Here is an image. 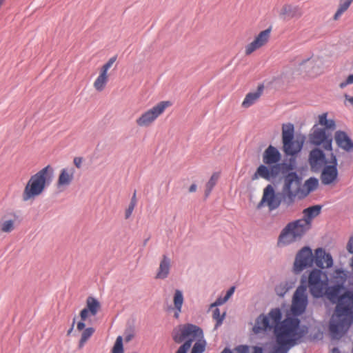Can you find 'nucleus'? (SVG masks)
<instances>
[{"mask_svg": "<svg viewBox=\"0 0 353 353\" xmlns=\"http://www.w3.org/2000/svg\"><path fill=\"white\" fill-rule=\"evenodd\" d=\"M83 331L80 340L79 341V348L81 349L85 344V343L88 341V339L92 336L94 333L95 330L93 327H87L83 329Z\"/></svg>", "mask_w": 353, "mask_h": 353, "instance_id": "e433bc0d", "label": "nucleus"}, {"mask_svg": "<svg viewBox=\"0 0 353 353\" xmlns=\"http://www.w3.org/2000/svg\"><path fill=\"white\" fill-rule=\"evenodd\" d=\"M74 165L77 168H81L83 163V158L82 157H74L73 160Z\"/></svg>", "mask_w": 353, "mask_h": 353, "instance_id": "09e8293b", "label": "nucleus"}, {"mask_svg": "<svg viewBox=\"0 0 353 353\" xmlns=\"http://www.w3.org/2000/svg\"><path fill=\"white\" fill-rule=\"evenodd\" d=\"M281 165H261L252 177V180L258 179L259 177L270 181L276 178L281 172Z\"/></svg>", "mask_w": 353, "mask_h": 353, "instance_id": "f3484780", "label": "nucleus"}, {"mask_svg": "<svg viewBox=\"0 0 353 353\" xmlns=\"http://www.w3.org/2000/svg\"><path fill=\"white\" fill-rule=\"evenodd\" d=\"M307 332L306 327L300 326L299 319L292 316L287 317L274 328L276 343L287 345L288 348L299 343Z\"/></svg>", "mask_w": 353, "mask_h": 353, "instance_id": "7ed1b4c3", "label": "nucleus"}, {"mask_svg": "<svg viewBox=\"0 0 353 353\" xmlns=\"http://www.w3.org/2000/svg\"><path fill=\"white\" fill-rule=\"evenodd\" d=\"M352 3L353 0H339V6L333 16V19L338 21L342 14L348 10Z\"/></svg>", "mask_w": 353, "mask_h": 353, "instance_id": "72a5a7b5", "label": "nucleus"}, {"mask_svg": "<svg viewBox=\"0 0 353 353\" xmlns=\"http://www.w3.org/2000/svg\"><path fill=\"white\" fill-rule=\"evenodd\" d=\"M50 170L51 167L47 165L30 178L22 194L23 201L34 199L43 192Z\"/></svg>", "mask_w": 353, "mask_h": 353, "instance_id": "39448f33", "label": "nucleus"}, {"mask_svg": "<svg viewBox=\"0 0 353 353\" xmlns=\"http://www.w3.org/2000/svg\"><path fill=\"white\" fill-rule=\"evenodd\" d=\"M309 163L314 171L319 170L323 164H327L325 154L321 150L315 148L312 150L309 155Z\"/></svg>", "mask_w": 353, "mask_h": 353, "instance_id": "4be33fe9", "label": "nucleus"}, {"mask_svg": "<svg viewBox=\"0 0 353 353\" xmlns=\"http://www.w3.org/2000/svg\"><path fill=\"white\" fill-rule=\"evenodd\" d=\"M342 289L343 288L338 285L327 286L324 294L332 302L338 300L335 314L329 326L332 338L337 339L348 330L353 323V292L347 290L339 296Z\"/></svg>", "mask_w": 353, "mask_h": 353, "instance_id": "f257e3e1", "label": "nucleus"}, {"mask_svg": "<svg viewBox=\"0 0 353 353\" xmlns=\"http://www.w3.org/2000/svg\"><path fill=\"white\" fill-rule=\"evenodd\" d=\"M303 14L301 10L296 6L290 4L284 5L281 9L279 15L284 20H290L293 18H300Z\"/></svg>", "mask_w": 353, "mask_h": 353, "instance_id": "393cba45", "label": "nucleus"}, {"mask_svg": "<svg viewBox=\"0 0 353 353\" xmlns=\"http://www.w3.org/2000/svg\"><path fill=\"white\" fill-rule=\"evenodd\" d=\"M329 163L325 165L321 174V183L325 185L335 183L338 177L337 159L333 153L331 154Z\"/></svg>", "mask_w": 353, "mask_h": 353, "instance_id": "ddd939ff", "label": "nucleus"}, {"mask_svg": "<svg viewBox=\"0 0 353 353\" xmlns=\"http://www.w3.org/2000/svg\"><path fill=\"white\" fill-rule=\"evenodd\" d=\"M299 65L306 68L307 72L312 77H316L323 73V62L319 58H307L303 60Z\"/></svg>", "mask_w": 353, "mask_h": 353, "instance_id": "6ab92c4d", "label": "nucleus"}, {"mask_svg": "<svg viewBox=\"0 0 353 353\" xmlns=\"http://www.w3.org/2000/svg\"><path fill=\"white\" fill-rule=\"evenodd\" d=\"M170 270V259L163 255L156 275L157 279H164L168 277Z\"/></svg>", "mask_w": 353, "mask_h": 353, "instance_id": "bb28decb", "label": "nucleus"}, {"mask_svg": "<svg viewBox=\"0 0 353 353\" xmlns=\"http://www.w3.org/2000/svg\"><path fill=\"white\" fill-rule=\"evenodd\" d=\"M281 155L279 151L274 146L269 145L263 154V161L267 165H279Z\"/></svg>", "mask_w": 353, "mask_h": 353, "instance_id": "5701e85b", "label": "nucleus"}, {"mask_svg": "<svg viewBox=\"0 0 353 353\" xmlns=\"http://www.w3.org/2000/svg\"><path fill=\"white\" fill-rule=\"evenodd\" d=\"M221 353H232L229 349H224Z\"/></svg>", "mask_w": 353, "mask_h": 353, "instance_id": "4d7b16f0", "label": "nucleus"}, {"mask_svg": "<svg viewBox=\"0 0 353 353\" xmlns=\"http://www.w3.org/2000/svg\"><path fill=\"white\" fill-rule=\"evenodd\" d=\"M172 103L168 101L158 103L156 105L142 113L137 119L136 123L139 127H149L161 115Z\"/></svg>", "mask_w": 353, "mask_h": 353, "instance_id": "0eeeda50", "label": "nucleus"}, {"mask_svg": "<svg viewBox=\"0 0 353 353\" xmlns=\"http://www.w3.org/2000/svg\"><path fill=\"white\" fill-rule=\"evenodd\" d=\"M332 353H341V352L337 347H334L332 350Z\"/></svg>", "mask_w": 353, "mask_h": 353, "instance_id": "6e6d98bb", "label": "nucleus"}, {"mask_svg": "<svg viewBox=\"0 0 353 353\" xmlns=\"http://www.w3.org/2000/svg\"><path fill=\"white\" fill-rule=\"evenodd\" d=\"M334 139L337 145L346 152L353 150V141L348 135L343 131H336L334 134Z\"/></svg>", "mask_w": 353, "mask_h": 353, "instance_id": "b1692460", "label": "nucleus"}, {"mask_svg": "<svg viewBox=\"0 0 353 353\" xmlns=\"http://www.w3.org/2000/svg\"><path fill=\"white\" fill-rule=\"evenodd\" d=\"M282 317V314L279 308H274L272 309L268 314V318H270L272 323L271 325H276L277 324L280 323L281 319Z\"/></svg>", "mask_w": 353, "mask_h": 353, "instance_id": "58836bf2", "label": "nucleus"}, {"mask_svg": "<svg viewBox=\"0 0 353 353\" xmlns=\"http://www.w3.org/2000/svg\"><path fill=\"white\" fill-rule=\"evenodd\" d=\"M184 298L183 292L179 290H176L173 296V303H174V316L176 319H179V314L182 311V305L183 304Z\"/></svg>", "mask_w": 353, "mask_h": 353, "instance_id": "7c9ffc66", "label": "nucleus"}, {"mask_svg": "<svg viewBox=\"0 0 353 353\" xmlns=\"http://www.w3.org/2000/svg\"><path fill=\"white\" fill-rule=\"evenodd\" d=\"M307 305V288L301 284L295 291L291 305V312L295 316L302 314Z\"/></svg>", "mask_w": 353, "mask_h": 353, "instance_id": "9d476101", "label": "nucleus"}, {"mask_svg": "<svg viewBox=\"0 0 353 353\" xmlns=\"http://www.w3.org/2000/svg\"><path fill=\"white\" fill-rule=\"evenodd\" d=\"M239 353H248L249 347L247 345H240L236 348ZM252 353H263V350L259 347H254Z\"/></svg>", "mask_w": 353, "mask_h": 353, "instance_id": "c03bdc74", "label": "nucleus"}, {"mask_svg": "<svg viewBox=\"0 0 353 353\" xmlns=\"http://www.w3.org/2000/svg\"><path fill=\"white\" fill-rule=\"evenodd\" d=\"M263 89V85H259L255 91L248 93L242 102V107L248 108L254 105L261 97Z\"/></svg>", "mask_w": 353, "mask_h": 353, "instance_id": "a878e982", "label": "nucleus"}, {"mask_svg": "<svg viewBox=\"0 0 353 353\" xmlns=\"http://www.w3.org/2000/svg\"><path fill=\"white\" fill-rule=\"evenodd\" d=\"M310 228L305 220L298 219L289 223L279 236L278 245H286L301 239Z\"/></svg>", "mask_w": 353, "mask_h": 353, "instance_id": "423d86ee", "label": "nucleus"}, {"mask_svg": "<svg viewBox=\"0 0 353 353\" xmlns=\"http://www.w3.org/2000/svg\"><path fill=\"white\" fill-rule=\"evenodd\" d=\"M282 203V197H278L274 187L269 184L263 190L262 199L257 205L258 208L267 206L270 211L277 209Z\"/></svg>", "mask_w": 353, "mask_h": 353, "instance_id": "9b49d317", "label": "nucleus"}, {"mask_svg": "<svg viewBox=\"0 0 353 353\" xmlns=\"http://www.w3.org/2000/svg\"><path fill=\"white\" fill-rule=\"evenodd\" d=\"M302 148V143L299 141L292 140L285 145H283V151L288 155H294Z\"/></svg>", "mask_w": 353, "mask_h": 353, "instance_id": "f704fd0d", "label": "nucleus"}, {"mask_svg": "<svg viewBox=\"0 0 353 353\" xmlns=\"http://www.w3.org/2000/svg\"><path fill=\"white\" fill-rule=\"evenodd\" d=\"M135 206L134 205H129L128 208L126 209L125 212V219H128L130 217V216L132 215V212L134 209Z\"/></svg>", "mask_w": 353, "mask_h": 353, "instance_id": "de8ad7c7", "label": "nucleus"}, {"mask_svg": "<svg viewBox=\"0 0 353 353\" xmlns=\"http://www.w3.org/2000/svg\"><path fill=\"white\" fill-rule=\"evenodd\" d=\"M328 285L327 278L320 270H313L309 274L308 285L314 297H322Z\"/></svg>", "mask_w": 353, "mask_h": 353, "instance_id": "6e6552de", "label": "nucleus"}, {"mask_svg": "<svg viewBox=\"0 0 353 353\" xmlns=\"http://www.w3.org/2000/svg\"><path fill=\"white\" fill-rule=\"evenodd\" d=\"M75 170L72 167H67L61 170L57 186L59 189H63L68 187L74 180Z\"/></svg>", "mask_w": 353, "mask_h": 353, "instance_id": "aec40b11", "label": "nucleus"}, {"mask_svg": "<svg viewBox=\"0 0 353 353\" xmlns=\"http://www.w3.org/2000/svg\"><path fill=\"white\" fill-rule=\"evenodd\" d=\"M293 282H281V283L276 286L275 292L276 294L279 295V296H283L290 289L293 288Z\"/></svg>", "mask_w": 353, "mask_h": 353, "instance_id": "4c0bfd02", "label": "nucleus"}, {"mask_svg": "<svg viewBox=\"0 0 353 353\" xmlns=\"http://www.w3.org/2000/svg\"><path fill=\"white\" fill-rule=\"evenodd\" d=\"M271 30V28H269L260 32L254 37V40L245 46V54L246 55H250L256 50L266 46L270 39Z\"/></svg>", "mask_w": 353, "mask_h": 353, "instance_id": "dca6fc26", "label": "nucleus"}, {"mask_svg": "<svg viewBox=\"0 0 353 353\" xmlns=\"http://www.w3.org/2000/svg\"><path fill=\"white\" fill-rule=\"evenodd\" d=\"M225 313L223 315H221L220 310L218 308H216L213 311L212 317L216 321L215 327H217L221 325L223 320L224 319Z\"/></svg>", "mask_w": 353, "mask_h": 353, "instance_id": "37998d69", "label": "nucleus"}, {"mask_svg": "<svg viewBox=\"0 0 353 353\" xmlns=\"http://www.w3.org/2000/svg\"><path fill=\"white\" fill-rule=\"evenodd\" d=\"M196 184H192L190 187L189 188V192H194L196 190Z\"/></svg>", "mask_w": 353, "mask_h": 353, "instance_id": "864d4df0", "label": "nucleus"}, {"mask_svg": "<svg viewBox=\"0 0 353 353\" xmlns=\"http://www.w3.org/2000/svg\"><path fill=\"white\" fill-rule=\"evenodd\" d=\"M350 266H351L352 270L353 271V257L352 258V260H351Z\"/></svg>", "mask_w": 353, "mask_h": 353, "instance_id": "13d9d810", "label": "nucleus"}, {"mask_svg": "<svg viewBox=\"0 0 353 353\" xmlns=\"http://www.w3.org/2000/svg\"><path fill=\"white\" fill-rule=\"evenodd\" d=\"M294 139V125L291 123L283 124L282 126L283 144L287 145Z\"/></svg>", "mask_w": 353, "mask_h": 353, "instance_id": "473e14b6", "label": "nucleus"}, {"mask_svg": "<svg viewBox=\"0 0 353 353\" xmlns=\"http://www.w3.org/2000/svg\"><path fill=\"white\" fill-rule=\"evenodd\" d=\"M314 261L317 267L322 269L329 268L333 265L332 256L322 248H317L315 250Z\"/></svg>", "mask_w": 353, "mask_h": 353, "instance_id": "412c9836", "label": "nucleus"}, {"mask_svg": "<svg viewBox=\"0 0 353 353\" xmlns=\"http://www.w3.org/2000/svg\"><path fill=\"white\" fill-rule=\"evenodd\" d=\"M321 206L316 205L305 208L303 211V218L301 220H305L309 223V227H311L312 220L316 217L321 213Z\"/></svg>", "mask_w": 353, "mask_h": 353, "instance_id": "2f4dec72", "label": "nucleus"}, {"mask_svg": "<svg viewBox=\"0 0 353 353\" xmlns=\"http://www.w3.org/2000/svg\"><path fill=\"white\" fill-rule=\"evenodd\" d=\"M272 327L268 316L261 314L256 319L253 331L254 333L259 334L267 330H270Z\"/></svg>", "mask_w": 353, "mask_h": 353, "instance_id": "c85d7f7f", "label": "nucleus"}, {"mask_svg": "<svg viewBox=\"0 0 353 353\" xmlns=\"http://www.w3.org/2000/svg\"><path fill=\"white\" fill-rule=\"evenodd\" d=\"M280 195L282 204L287 208L292 206L296 198L302 199L301 178L296 172H290L284 176Z\"/></svg>", "mask_w": 353, "mask_h": 353, "instance_id": "20e7f679", "label": "nucleus"}, {"mask_svg": "<svg viewBox=\"0 0 353 353\" xmlns=\"http://www.w3.org/2000/svg\"><path fill=\"white\" fill-rule=\"evenodd\" d=\"M310 142L316 146H322L325 150H332V133L327 132L321 128L314 125L312 132L310 134Z\"/></svg>", "mask_w": 353, "mask_h": 353, "instance_id": "1a4fd4ad", "label": "nucleus"}, {"mask_svg": "<svg viewBox=\"0 0 353 353\" xmlns=\"http://www.w3.org/2000/svg\"><path fill=\"white\" fill-rule=\"evenodd\" d=\"M137 192L136 191L134 192V194L132 196V199H131V201H130V205H134L136 206L137 205Z\"/></svg>", "mask_w": 353, "mask_h": 353, "instance_id": "3c124183", "label": "nucleus"}, {"mask_svg": "<svg viewBox=\"0 0 353 353\" xmlns=\"http://www.w3.org/2000/svg\"><path fill=\"white\" fill-rule=\"evenodd\" d=\"M319 186V180L314 177H310L307 179L304 184L301 185L302 199L305 198L310 192L316 190Z\"/></svg>", "mask_w": 353, "mask_h": 353, "instance_id": "c756f323", "label": "nucleus"}, {"mask_svg": "<svg viewBox=\"0 0 353 353\" xmlns=\"http://www.w3.org/2000/svg\"><path fill=\"white\" fill-rule=\"evenodd\" d=\"M75 322H76V318H74L73 321H72V326L69 329V330L68 331V335H70L71 334V332H72V330L74 329V326Z\"/></svg>", "mask_w": 353, "mask_h": 353, "instance_id": "603ef678", "label": "nucleus"}, {"mask_svg": "<svg viewBox=\"0 0 353 353\" xmlns=\"http://www.w3.org/2000/svg\"><path fill=\"white\" fill-rule=\"evenodd\" d=\"M19 222V216L13 212L5 214L0 219V232L11 233L16 228Z\"/></svg>", "mask_w": 353, "mask_h": 353, "instance_id": "a211bd4d", "label": "nucleus"}, {"mask_svg": "<svg viewBox=\"0 0 353 353\" xmlns=\"http://www.w3.org/2000/svg\"><path fill=\"white\" fill-rule=\"evenodd\" d=\"M219 174L218 173H214L210 180L208 181V182L206 183V189H205V196H208L209 194H210L211 191L212 190L213 188L215 186V185L216 184V182L219 179Z\"/></svg>", "mask_w": 353, "mask_h": 353, "instance_id": "ea45409f", "label": "nucleus"}, {"mask_svg": "<svg viewBox=\"0 0 353 353\" xmlns=\"http://www.w3.org/2000/svg\"><path fill=\"white\" fill-rule=\"evenodd\" d=\"M101 304L99 301L92 297L88 296L86 299V306L80 312L81 321L77 324V330L81 331L85 327V321L90 316H95L100 310Z\"/></svg>", "mask_w": 353, "mask_h": 353, "instance_id": "f8f14e48", "label": "nucleus"}, {"mask_svg": "<svg viewBox=\"0 0 353 353\" xmlns=\"http://www.w3.org/2000/svg\"><path fill=\"white\" fill-rule=\"evenodd\" d=\"M271 353H287L290 348L287 345H278Z\"/></svg>", "mask_w": 353, "mask_h": 353, "instance_id": "a18cd8bd", "label": "nucleus"}, {"mask_svg": "<svg viewBox=\"0 0 353 353\" xmlns=\"http://www.w3.org/2000/svg\"><path fill=\"white\" fill-rule=\"evenodd\" d=\"M112 353H123V339L121 336L117 338Z\"/></svg>", "mask_w": 353, "mask_h": 353, "instance_id": "79ce46f5", "label": "nucleus"}, {"mask_svg": "<svg viewBox=\"0 0 353 353\" xmlns=\"http://www.w3.org/2000/svg\"><path fill=\"white\" fill-rule=\"evenodd\" d=\"M327 115L328 114L327 112L319 115V120L316 125L327 132H331L335 130L336 123L334 120L327 119Z\"/></svg>", "mask_w": 353, "mask_h": 353, "instance_id": "cd10ccee", "label": "nucleus"}, {"mask_svg": "<svg viewBox=\"0 0 353 353\" xmlns=\"http://www.w3.org/2000/svg\"><path fill=\"white\" fill-rule=\"evenodd\" d=\"M348 277L347 272L341 269H336L333 272L332 279L336 283V285H341L344 288L347 279Z\"/></svg>", "mask_w": 353, "mask_h": 353, "instance_id": "c9c22d12", "label": "nucleus"}, {"mask_svg": "<svg viewBox=\"0 0 353 353\" xmlns=\"http://www.w3.org/2000/svg\"><path fill=\"white\" fill-rule=\"evenodd\" d=\"M347 250L350 253L353 254V236L350 237L347 244Z\"/></svg>", "mask_w": 353, "mask_h": 353, "instance_id": "8fccbe9b", "label": "nucleus"}, {"mask_svg": "<svg viewBox=\"0 0 353 353\" xmlns=\"http://www.w3.org/2000/svg\"><path fill=\"white\" fill-rule=\"evenodd\" d=\"M352 83H353V74H350L345 81L341 82L340 83L339 87L341 88H344L348 84H352Z\"/></svg>", "mask_w": 353, "mask_h": 353, "instance_id": "49530a36", "label": "nucleus"}, {"mask_svg": "<svg viewBox=\"0 0 353 353\" xmlns=\"http://www.w3.org/2000/svg\"><path fill=\"white\" fill-rule=\"evenodd\" d=\"M235 290V288L233 286L229 289V290L227 292L225 296L223 298H218L216 301L211 305L212 307L221 305L225 303L230 296L234 294Z\"/></svg>", "mask_w": 353, "mask_h": 353, "instance_id": "a19ab883", "label": "nucleus"}, {"mask_svg": "<svg viewBox=\"0 0 353 353\" xmlns=\"http://www.w3.org/2000/svg\"><path fill=\"white\" fill-rule=\"evenodd\" d=\"M345 99L353 105V97H350L347 94L345 95Z\"/></svg>", "mask_w": 353, "mask_h": 353, "instance_id": "5fc2aeb1", "label": "nucleus"}, {"mask_svg": "<svg viewBox=\"0 0 353 353\" xmlns=\"http://www.w3.org/2000/svg\"><path fill=\"white\" fill-rule=\"evenodd\" d=\"M172 339L180 343L185 341L176 353H186L192 342H195L191 353H203L205 350L206 342L203 339V330L198 326L187 323L176 326L172 331Z\"/></svg>", "mask_w": 353, "mask_h": 353, "instance_id": "f03ea898", "label": "nucleus"}, {"mask_svg": "<svg viewBox=\"0 0 353 353\" xmlns=\"http://www.w3.org/2000/svg\"><path fill=\"white\" fill-rule=\"evenodd\" d=\"M116 60L117 57H112L101 67L99 74L93 83V87L97 92H102L105 88L109 81L108 72Z\"/></svg>", "mask_w": 353, "mask_h": 353, "instance_id": "2eb2a0df", "label": "nucleus"}, {"mask_svg": "<svg viewBox=\"0 0 353 353\" xmlns=\"http://www.w3.org/2000/svg\"><path fill=\"white\" fill-rule=\"evenodd\" d=\"M314 256L312 250L308 247L303 248L296 254L294 263V271L301 272L304 269L312 266Z\"/></svg>", "mask_w": 353, "mask_h": 353, "instance_id": "4468645a", "label": "nucleus"}]
</instances>
